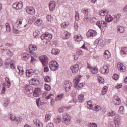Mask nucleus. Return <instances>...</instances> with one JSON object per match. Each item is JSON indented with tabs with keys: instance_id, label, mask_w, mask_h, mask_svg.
I'll return each instance as SVG.
<instances>
[{
	"instance_id": "obj_55",
	"label": "nucleus",
	"mask_w": 127,
	"mask_h": 127,
	"mask_svg": "<svg viewBox=\"0 0 127 127\" xmlns=\"http://www.w3.org/2000/svg\"><path fill=\"white\" fill-rule=\"evenodd\" d=\"M98 67H96L94 68H92L91 69V72L92 73V74H96V73H98Z\"/></svg>"
},
{
	"instance_id": "obj_60",
	"label": "nucleus",
	"mask_w": 127,
	"mask_h": 127,
	"mask_svg": "<svg viewBox=\"0 0 127 127\" xmlns=\"http://www.w3.org/2000/svg\"><path fill=\"white\" fill-rule=\"evenodd\" d=\"M53 97H54V95L53 94L51 93L46 97V99L47 100H49V99H52Z\"/></svg>"
},
{
	"instance_id": "obj_37",
	"label": "nucleus",
	"mask_w": 127,
	"mask_h": 127,
	"mask_svg": "<svg viewBox=\"0 0 127 127\" xmlns=\"http://www.w3.org/2000/svg\"><path fill=\"white\" fill-rule=\"evenodd\" d=\"M61 122V118L60 117H57L56 118L54 119V123L58 125Z\"/></svg>"
},
{
	"instance_id": "obj_42",
	"label": "nucleus",
	"mask_w": 127,
	"mask_h": 127,
	"mask_svg": "<svg viewBox=\"0 0 127 127\" xmlns=\"http://www.w3.org/2000/svg\"><path fill=\"white\" fill-rule=\"evenodd\" d=\"M35 25L39 26L41 24H42V21L40 19H38L34 23Z\"/></svg>"
},
{
	"instance_id": "obj_56",
	"label": "nucleus",
	"mask_w": 127,
	"mask_h": 127,
	"mask_svg": "<svg viewBox=\"0 0 127 127\" xmlns=\"http://www.w3.org/2000/svg\"><path fill=\"white\" fill-rule=\"evenodd\" d=\"M61 26L62 28H67V26H68V23L64 22L61 25Z\"/></svg>"
},
{
	"instance_id": "obj_26",
	"label": "nucleus",
	"mask_w": 127,
	"mask_h": 127,
	"mask_svg": "<svg viewBox=\"0 0 127 127\" xmlns=\"http://www.w3.org/2000/svg\"><path fill=\"white\" fill-rule=\"evenodd\" d=\"M2 50L5 51V52H6V54L8 57H12V56H13V53L12 52L10 51V50L8 49H3Z\"/></svg>"
},
{
	"instance_id": "obj_54",
	"label": "nucleus",
	"mask_w": 127,
	"mask_h": 127,
	"mask_svg": "<svg viewBox=\"0 0 127 127\" xmlns=\"http://www.w3.org/2000/svg\"><path fill=\"white\" fill-rule=\"evenodd\" d=\"M116 114H117V113H116V112L111 111V112L108 113L107 115H108V117H114V116H116Z\"/></svg>"
},
{
	"instance_id": "obj_16",
	"label": "nucleus",
	"mask_w": 127,
	"mask_h": 127,
	"mask_svg": "<svg viewBox=\"0 0 127 127\" xmlns=\"http://www.w3.org/2000/svg\"><path fill=\"white\" fill-rule=\"evenodd\" d=\"M113 102L115 106H119V105H120V104L122 103L121 98H120V97H119L118 96H115L114 97Z\"/></svg>"
},
{
	"instance_id": "obj_25",
	"label": "nucleus",
	"mask_w": 127,
	"mask_h": 127,
	"mask_svg": "<svg viewBox=\"0 0 127 127\" xmlns=\"http://www.w3.org/2000/svg\"><path fill=\"white\" fill-rule=\"evenodd\" d=\"M34 74V70L32 69H27L26 71V76L27 77H31Z\"/></svg>"
},
{
	"instance_id": "obj_3",
	"label": "nucleus",
	"mask_w": 127,
	"mask_h": 127,
	"mask_svg": "<svg viewBox=\"0 0 127 127\" xmlns=\"http://www.w3.org/2000/svg\"><path fill=\"white\" fill-rule=\"evenodd\" d=\"M49 67L52 71H57L59 69V64L56 61H52L49 63Z\"/></svg>"
},
{
	"instance_id": "obj_64",
	"label": "nucleus",
	"mask_w": 127,
	"mask_h": 127,
	"mask_svg": "<svg viewBox=\"0 0 127 127\" xmlns=\"http://www.w3.org/2000/svg\"><path fill=\"white\" fill-rule=\"evenodd\" d=\"M102 40L101 39H97L95 40V42L97 44H101V43L102 42Z\"/></svg>"
},
{
	"instance_id": "obj_17",
	"label": "nucleus",
	"mask_w": 127,
	"mask_h": 127,
	"mask_svg": "<svg viewBox=\"0 0 127 127\" xmlns=\"http://www.w3.org/2000/svg\"><path fill=\"white\" fill-rule=\"evenodd\" d=\"M100 72L102 74H108L110 72V69H109V66L107 65H104L100 69Z\"/></svg>"
},
{
	"instance_id": "obj_9",
	"label": "nucleus",
	"mask_w": 127,
	"mask_h": 127,
	"mask_svg": "<svg viewBox=\"0 0 127 127\" xmlns=\"http://www.w3.org/2000/svg\"><path fill=\"white\" fill-rule=\"evenodd\" d=\"M62 122L65 124L66 126H69V125L71 124V117H70L69 115H65L64 117L63 120H62Z\"/></svg>"
},
{
	"instance_id": "obj_7",
	"label": "nucleus",
	"mask_w": 127,
	"mask_h": 127,
	"mask_svg": "<svg viewBox=\"0 0 127 127\" xmlns=\"http://www.w3.org/2000/svg\"><path fill=\"white\" fill-rule=\"evenodd\" d=\"M40 60L43 65L45 66L48 65V58L46 56H41L40 57Z\"/></svg>"
},
{
	"instance_id": "obj_23",
	"label": "nucleus",
	"mask_w": 127,
	"mask_h": 127,
	"mask_svg": "<svg viewBox=\"0 0 127 127\" xmlns=\"http://www.w3.org/2000/svg\"><path fill=\"white\" fill-rule=\"evenodd\" d=\"M70 36H71V33H70L68 31H64V33L63 34V39H69V38H70Z\"/></svg>"
},
{
	"instance_id": "obj_45",
	"label": "nucleus",
	"mask_w": 127,
	"mask_h": 127,
	"mask_svg": "<svg viewBox=\"0 0 127 127\" xmlns=\"http://www.w3.org/2000/svg\"><path fill=\"white\" fill-rule=\"evenodd\" d=\"M51 39H52V35L51 34H49V33H47L46 40L50 41L51 40Z\"/></svg>"
},
{
	"instance_id": "obj_1",
	"label": "nucleus",
	"mask_w": 127,
	"mask_h": 127,
	"mask_svg": "<svg viewBox=\"0 0 127 127\" xmlns=\"http://www.w3.org/2000/svg\"><path fill=\"white\" fill-rule=\"evenodd\" d=\"M22 27H26V24L23 25V24H22V19H19L18 24H15L13 26V33L17 34V33H19V32H25V31L24 30H21L19 29V28H22Z\"/></svg>"
},
{
	"instance_id": "obj_39",
	"label": "nucleus",
	"mask_w": 127,
	"mask_h": 127,
	"mask_svg": "<svg viewBox=\"0 0 127 127\" xmlns=\"http://www.w3.org/2000/svg\"><path fill=\"white\" fill-rule=\"evenodd\" d=\"M108 12H109V11L108 10H101L99 11V13L101 16H104V15H106V14H108Z\"/></svg>"
},
{
	"instance_id": "obj_28",
	"label": "nucleus",
	"mask_w": 127,
	"mask_h": 127,
	"mask_svg": "<svg viewBox=\"0 0 127 127\" xmlns=\"http://www.w3.org/2000/svg\"><path fill=\"white\" fill-rule=\"evenodd\" d=\"M29 49L31 52H33V51H36L37 50V46L35 45H32L29 46Z\"/></svg>"
},
{
	"instance_id": "obj_43",
	"label": "nucleus",
	"mask_w": 127,
	"mask_h": 127,
	"mask_svg": "<svg viewBox=\"0 0 127 127\" xmlns=\"http://www.w3.org/2000/svg\"><path fill=\"white\" fill-rule=\"evenodd\" d=\"M9 104H10V100L9 99H7L4 101L3 106L4 107H8Z\"/></svg>"
},
{
	"instance_id": "obj_53",
	"label": "nucleus",
	"mask_w": 127,
	"mask_h": 127,
	"mask_svg": "<svg viewBox=\"0 0 127 127\" xmlns=\"http://www.w3.org/2000/svg\"><path fill=\"white\" fill-rule=\"evenodd\" d=\"M98 79L100 84H104L105 83V82L104 81V79L103 77L101 76H98Z\"/></svg>"
},
{
	"instance_id": "obj_34",
	"label": "nucleus",
	"mask_w": 127,
	"mask_h": 127,
	"mask_svg": "<svg viewBox=\"0 0 127 127\" xmlns=\"http://www.w3.org/2000/svg\"><path fill=\"white\" fill-rule=\"evenodd\" d=\"M104 57L106 58V59H109L111 57V54L110 53V52L109 51L107 50L105 51L104 52Z\"/></svg>"
},
{
	"instance_id": "obj_36",
	"label": "nucleus",
	"mask_w": 127,
	"mask_h": 127,
	"mask_svg": "<svg viewBox=\"0 0 127 127\" xmlns=\"http://www.w3.org/2000/svg\"><path fill=\"white\" fill-rule=\"evenodd\" d=\"M87 107L89 110H92L93 109V104H92V101H88L87 102Z\"/></svg>"
},
{
	"instance_id": "obj_8",
	"label": "nucleus",
	"mask_w": 127,
	"mask_h": 127,
	"mask_svg": "<svg viewBox=\"0 0 127 127\" xmlns=\"http://www.w3.org/2000/svg\"><path fill=\"white\" fill-rule=\"evenodd\" d=\"M96 25L101 29L102 27H107V26H108V22L107 21L104 20L97 21L96 22Z\"/></svg>"
},
{
	"instance_id": "obj_35",
	"label": "nucleus",
	"mask_w": 127,
	"mask_h": 127,
	"mask_svg": "<svg viewBox=\"0 0 127 127\" xmlns=\"http://www.w3.org/2000/svg\"><path fill=\"white\" fill-rule=\"evenodd\" d=\"M9 61H10V68L12 69V70L15 69V66H14V63L15 62L14 61H12L11 60H9Z\"/></svg>"
},
{
	"instance_id": "obj_12",
	"label": "nucleus",
	"mask_w": 127,
	"mask_h": 127,
	"mask_svg": "<svg viewBox=\"0 0 127 127\" xmlns=\"http://www.w3.org/2000/svg\"><path fill=\"white\" fill-rule=\"evenodd\" d=\"M26 10L28 14H31V15L35 14V9L32 6L26 7Z\"/></svg>"
},
{
	"instance_id": "obj_40",
	"label": "nucleus",
	"mask_w": 127,
	"mask_h": 127,
	"mask_svg": "<svg viewBox=\"0 0 127 127\" xmlns=\"http://www.w3.org/2000/svg\"><path fill=\"white\" fill-rule=\"evenodd\" d=\"M36 103L38 108H39V107H40V106L42 105V102H41V100H40V98H39L36 99Z\"/></svg>"
},
{
	"instance_id": "obj_59",
	"label": "nucleus",
	"mask_w": 127,
	"mask_h": 127,
	"mask_svg": "<svg viewBox=\"0 0 127 127\" xmlns=\"http://www.w3.org/2000/svg\"><path fill=\"white\" fill-rule=\"evenodd\" d=\"M46 35H47V33H45L43 34L42 35L40 36L41 39H42V40H43L44 39L46 40Z\"/></svg>"
},
{
	"instance_id": "obj_38",
	"label": "nucleus",
	"mask_w": 127,
	"mask_h": 127,
	"mask_svg": "<svg viewBox=\"0 0 127 127\" xmlns=\"http://www.w3.org/2000/svg\"><path fill=\"white\" fill-rule=\"evenodd\" d=\"M121 14H118L117 15L115 16L114 20V22L117 23L118 21L120 20V18H121Z\"/></svg>"
},
{
	"instance_id": "obj_15",
	"label": "nucleus",
	"mask_w": 127,
	"mask_h": 127,
	"mask_svg": "<svg viewBox=\"0 0 127 127\" xmlns=\"http://www.w3.org/2000/svg\"><path fill=\"white\" fill-rule=\"evenodd\" d=\"M114 124L116 127H119L120 124H121V118L118 115H116L114 118Z\"/></svg>"
},
{
	"instance_id": "obj_10",
	"label": "nucleus",
	"mask_w": 127,
	"mask_h": 127,
	"mask_svg": "<svg viewBox=\"0 0 127 127\" xmlns=\"http://www.w3.org/2000/svg\"><path fill=\"white\" fill-rule=\"evenodd\" d=\"M64 87L66 92H69L71 90L72 87V82L70 80H67L64 82Z\"/></svg>"
},
{
	"instance_id": "obj_49",
	"label": "nucleus",
	"mask_w": 127,
	"mask_h": 127,
	"mask_svg": "<svg viewBox=\"0 0 127 127\" xmlns=\"http://www.w3.org/2000/svg\"><path fill=\"white\" fill-rule=\"evenodd\" d=\"M44 88L46 91H50L51 90V86L47 84H45L44 85Z\"/></svg>"
},
{
	"instance_id": "obj_52",
	"label": "nucleus",
	"mask_w": 127,
	"mask_h": 127,
	"mask_svg": "<svg viewBox=\"0 0 127 127\" xmlns=\"http://www.w3.org/2000/svg\"><path fill=\"white\" fill-rule=\"evenodd\" d=\"M63 97H64V94L62 93L61 94H59L57 96V100H58V101H60L62 100Z\"/></svg>"
},
{
	"instance_id": "obj_22",
	"label": "nucleus",
	"mask_w": 127,
	"mask_h": 127,
	"mask_svg": "<svg viewBox=\"0 0 127 127\" xmlns=\"http://www.w3.org/2000/svg\"><path fill=\"white\" fill-rule=\"evenodd\" d=\"M33 123L38 127H43V124L42 122H40L39 120L35 119L33 120Z\"/></svg>"
},
{
	"instance_id": "obj_29",
	"label": "nucleus",
	"mask_w": 127,
	"mask_h": 127,
	"mask_svg": "<svg viewBox=\"0 0 127 127\" xmlns=\"http://www.w3.org/2000/svg\"><path fill=\"white\" fill-rule=\"evenodd\" d=\"M83 39V37L81 35H76L74 36V40L79 42V41H81Z\"/></svg>"
},
{
	"instance_id": "obj_33",
	"label": "nucleus",
	"mask_w": 127,
	"mask_h": 127,
	"mask_svg": "<svg viewBox=\"0 0 127 127\" xmlns=\"http://www.w3.org/2000/svg\"><path fill=\"white\" fill-rule=\"evenodd\" d=\"M118 31H119L120 33H124L125 32V27L122 26H118L117 27Z\"/></svg>"
},
{
	"instance_id": "obj_2",
	"label": "nucleus",
	"mask_w": 127,
	"mask_h": 127,
	"mask_svg": "<svg viewBox=\"0 0 127 127\" xmlns=\"http://www.w3.org/2000/svg\"><path fill=\"white\" fill-rule=\"evenodd\" d=\"M82 77L81 75H78L77 77H75V79L73 80L74 83V86L76 89L77 90H81L83 87H84V83H80V78Z\"/></svg>"
},
{
	"instance_id": "obj_5",
	"label": "nucleus",
	"mask_w": 127,
	"mask_h": 127,
	"mask_svg": "<svg viewBox=\"0 0 127 127\" xmlns=\"http://www.w3.org/2000/svg\"><path fill=\"white\" fill-rule=\"evenodd\" d=\"M10 120L11 122H14L17 125L20 124L22 122V118L21 117H16L12 114H10Z\"/></svg>"
},
{
	"instance_id": "obj_32",
	"label": "nucleus",
	"mask_w": 127,
	"mask_h": 127,
	"mask_svg": "<svg viewBox=\"0 0 127 127\" xmlns=\"http://www.w3.org/2000/svg\"><path fill=\"white\" fill-rule=\"evenodd\" d=\"M32 85H39L40 84V82L39 80L37 79L36 78H33L32 79Z\"/></svg>"
},
{
	"instance_id": "obj_11",
	"label": "nucleus",
	"mask_w": 127,
	"mask_h": 127,
	"mask_svg": "<svg viewBox=\"0 0 127 127\" xmlns=\"http://www.w3.org/2000/svg\"><path fill=\"white\" fill-rule=\"evenodd\" d=\"M98 34L97 31L95 30H89L86 33V36L88 37H94L96 36Z\"/></svg>"
},
{
	"instance_id": "obj_57",
	"label": "nucleus",
	"mask_w": 127,
	"mask_h": 127,
	"mask_svg": "<svg viewBox=\"0 0 127 127\" xmlns=\"http://www.w3.org/2000/svg\"><path fill=\"white\" fill-rule=\"evenodd\" d=\"M47 20H48V21H52L53 20V17L51 16V15H48L46 16Z\"/></svg>"
},
{
	"instance_id": "obj_63",
	"label": "nucleus",
	"mask_w": 127,
	"mask_h": 127,
	"mask_svg": "<svg viewBox=\"0 0 127 127\" xmlns=\"http://www.w3.org/2000/svg\"><path fill=\"white\" fill-rule=\"evenodd\" d=\"M112 78H113L114 80H118V79H119V75H118L117 74H115L112 76Z\"/></svg>"
},
{
	"instance_id": "obj_4",
	"label": "nucleus",
	"mask_w": 127,
	"mask_h": 127,
	"mask_svg": "<svg viewBox=\"0 0 127 127\" xmlns=\"http://www.w3.org/2000/svg\"><path fill=\"white\" fill-rule=\"evenodd\" d=\"M34 88L33 86L27 84L24 87V92L27 95H31L34 92Z\"/></svg>"
},
{
	"instance_id": "obj_27",
	"label": "nucleus",
	"mask_w": 127,
	"mask_h": 127,
	"mask_svg": "<svg viewBox=\"0 0 127 127\" xmlns=\"http://www.w3.org/2000/svg\"><path fill=\"white\" fill-rule=\"evenodd\" d=\"M114 20V17L111 15H107L105 16V20L107 22H111Z\"/></svg>"
},
{
	"instance_id": "obj_62",
	"label": "nucleus",
	"mask_w": 127,
	"mask_h": 127,
	"mask_svg": "<svg viewBox=\"0 0 127 127\" xmlns=\"http://www.w3.org/2000/svg\"><path fill=\"white\" fill-rule=\"evenodd\" d=\"M89 127H98V125L96 123H91Z\"/></svg>"
},
{
	"instance_id": "obj_13",
	"label": "nucleus",
	"mask_w": 127,
	"mask_h": 127,
	"mask_svg": "<svg viewBox=\"0 0 127 127\" xmlns=\"http://www.w3.org/2000/svg\"><path fill=\"white\" fill-rule=\"evenodd\" d=\"M81 12L84 14V18L86 19H89L90 18V15H89V12H90V9L83 8L81 10Z\"/></svg>"
},
{
	"instance_id": "obj_18",
	"label": "nucleus",
	"mask_w": 127,
	"mask_h": 127,
	"mask_svg": "<svg viewBox=\"0 0 127 127\" xmlns=\"http://www.w3.org/2000/svg\"><path fill=\"white\" fill-rule=\"evenodd\" d=\"M70 69L72 73H78L79 71V65L74 64L70 67Z\"/></svg>"
},
{
	"instance_id": "obj_51",
	"label": "nucleus",
	"mask_w": 127,
	"mask_h": 127,
	"mask_svg": "<svg viewBox=\"0 0 127 127\" xmlns=\"http://www.w3.org/2000/svg\"><path fill=\"white\" fill-rule=\"evenodd\" d=\"M107 91H108V87L106 86H104L102 90V95H105L106 93H107Z\"/></svg>"
},
{
	"instance_id": "obj_46",
	"label": "nucleus",
	"mask_w": 127,
	"mask_h": 127,
	"mask_svg": "<svg viewBox=\"0 0 127 127\" xmlns=\"http://www.w3.org/2000/svg\"><path fill=\"white\" fill-rule=\"evenodd\" d=\"M5 27H6V31H7V32H10L11 28H10V25H9V23H6Z\"/></svg>"
},
{
	"instance_id": "obj_44",
	"label": "nucleus",
	"mask_w": 127,
	"mask_h": 127,
	"mask_svg": "<svg viewBox=\"0 0 127 127\" xmlns=\"http://www.w3.org/2000/svg\"><path fill=\"white\" fill-rule=\"evenodd\" d=\"M44 80L47 83H50L51 82V78L49 75H46L44 78Z\"/></svg>"
},
{
	"instance_id": "obj_24",
	"label": "nucleus",
	"mask_w": 127,
	"mask_h": 127,
	"mask_svg": "<svg viewBox=\"0 0 127 127\" xmlns=\"http://www.w3.org/2000/svg\"><path fill=\"white\" fill-rule=\"evenodd\" d=\"M30 57H31V55L27 54V53H24L22 57V59L24 61H27Z\"/></svg>"
},
{
	"instance_id": "obj_48",
	"label": "nucleus",
	"mask_w": 127,
	"mask_h": 127,
	"mask_svg": "<svg viewBox=\"0 0 127 127\" xmlns=\"http://www.w3.org/2000/svg\"><path fill=\"white\" fill-rule=\"evenodd\" d=\"M31 61H30V64H35V63H36V61H37V60H36V59L34 58V57H32L31 56Z\"/></svg>"
},
{
	"instance_id": "obj_30",
	"label": "nucleus",
	"mask_w": 127,
	"mask_h": 127,
	"mask_svg": "<svg viewBox=\"0 0 127 127\" xmlns=\"http://www.w3.org/2000/svg\"><path fill=\"white\" fill-rule=\"evenodd\" d=\"M121 54L122 55H126L127 54V47H123L121 48V50L120 51Z\"/></svg>"
},
{
	"instance_id": "obj_31",
	"label": "nucleus",
	"mask_w": 127,
	"mask_h": 127,
	"mask_svg": "<svg viewBox=\"0 0 127 127\" xmlns=\"http://www.w3.org/2000/svg\"><path fill=\"white\" fill-rule=\"evenodd\" d=\"M60 53V50L57 48H54L52 50V54L54 55H58Z\"/></svg>"
},
{
	"instance_id": "obj_61",
	"label": "nucleus",
	"mask_w": 127,
	"mask_h": 127,
	"mask_svg": "<svg viewBox=\"0 0 127 127\" xmlns=\"http://www.w3.org/2000/svg\"><path fill=\"white\" fill-rule=\"evenodd\" d=\"M77 55H83V51L82 50H78L76 52Z\"/></svg>"
},
{
	"instance_id": "obj_21",
	"label": "nucleus",
	"mask_w": 127,
	"mask_h": 127,
	"mask_svg": "<svg viewBox=\"0 0 127 127\" xmlns=\"http://www.w3.org/2000/svg\"><path fill=\"white\" fill-rule=\"evenodd\" d=\"M56 7V4H55V1H51L49 2V8L51 11H53Z\"/></svg>"
},
{
	"instance_id": "obj_58",
	"label": "nucleus",
	"mask_w": 127,
	"mask_h": 127,
	"mask_svg": "<svg viewBox=\"0 0 127 127\" xmlns=\"http://www.w3.org/2000/svg\"><path fill=\"white\" fill-rule=\"evenodd\" d=\"M75 20H79V19H80V14H79V12H75Z\"/></svg>"
},
{
	"instance_id": "obj_19",
	"label": "nucleus",
	"mask_w": 127,
	"mask_h": 127,
	"mask_svg": "<svg viewBox=\"0 0 127 127\" xmlns=\"http://www.w3.org/2000/svg\"><path fill=\"white\" fill-rule=\"evenodd\" d=\"M117 68L120 72H125L126 71V66L121 63L118 64Z\"/></svg>"
},
{
	"instance_id": "obj_41",
	"label": "nucleus",
	"mask_w": 127,
	"mask_h": 127,
	"mask_svg": "<svg viewBox=\"0 0 127 127\" xmlns=\"http://www.w3.org/2000/svg\"><path fill=\"white\" fill-rule=\"evenodd\" d=\"M33 36L34 38H36V37H38L39 35H40V31L38 30L35 31V32L33 33Z\"/></svg>"
},
{
	"instance_id": "obj_14",
	"label": "nucleus",
	"mask_w": 127,
	"mask_h": 127,
	"mask_svg": "<svg viewBox=\"0 0 127 127\" xmlns=\"http://www.w3.org/2000/svg\"><path fill=\"white\" fill-rule=\"evenodd\" d=\"M33 93L34 97H39L41 95V89L39 87H37L35 88Z\"/></svg>"
},
{
	"instance_id": "obj_6",
	"label": "nucleus",
	"mask_w": 127,
	"mask_h": 127,
	"mask_svg": "<svg viewBox=\"0 0 127 127\" xmlns=\"http://www.w3.org/2000/svg\"><path fill=\"white\" fill-rule=\"evenodd\" d=\"M22 7H23V2L21 1L15 2L12 4V8L17 10L21 9Z\"/></svg>"
},
{
	"instance_id": "obj_20",
	"label": "nucleus",
	"mask_w": 127,
	"mask_h": 127,
	"mask_svg": "<svg viewBox=\"0 0 127 127\" xmlns=\"http://www.w3.org/2000/svg\"><path fill=\"white\" fill-rule=\"evenodd\" d=\"M5 82L3 84V87L6 88H9L11 86V83H10V80H9V79H8V77H6L5 78Z\"/></svg>"
},
{
	"instance_id": "obj_47",
	"label": "nucleus",
	"mask_w": 127,
	"mask_h": 127,
	"mask_svg": "<svg viewBox=\"0 0 127 127\" xmlns=\"http://www.w3.org/2000/svg\"><path fill=\"white\" fill-rule=\"evenodd\" d=\"M125 111V108L124 106H121L119 108V110L118 111L119 114H124V112Z\"/></svg>"
},
{
	"instance_id": "obj_50",
	"label": "nucleus",
	"mask_w": 127,
	"mask_h": 127,
	"mask_svg": "<svg viewBox=\"0 0 127 127\" xmlns=\"http://www.w3.org/2000/svg\"><path fill=\"white\" fill-rule=\"evenodd\" d=\"M78 101L80 103H82L84 101V95L83 94L78 96Z\"/></svg>"
}]
</instances>
